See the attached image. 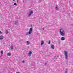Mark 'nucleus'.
I'll return each mask as SVG.
<instances>
[{"label":"nucleus","instance_id":"6","mask_svg":"<svg viewBox=\"0 0 73 73\" xmlns=\"http://www.w3.org/2000/svg\"><path fill=\"white\" fill-rule=\"evenodd\" d=\"M13 49V45H12L9 48L10 50H12Z\"/></svg>","mask_w":73,"mask_h":73},{"label":"nucleus","instance_id":"29","mask_svg":"<svg viewBox=\"0 0 73 73\" xmlns=\"http://www.w3.org/2000/svg\"><path fill=\"white\" fill-rule=\"evenodd\" d=\"M16 49V48H15Z\"/></svg>","mask_w":73,"mask_h":73},{"label":"nucleus","instance_id":"26","mask_svg":"<svg viewBox=\"0 0 73 73\" xmlns=\"http://www.w3.org/2000/svg\"><path fill=\"white\" fill-rule=\"evenodd\" d=\"M16 73H20L19 72H17Z\"/></svg>","mask_w":73,"mask_h":73},{"label":"nucleus","instance_id":"10","mask_svg":"<svg viewBox=\"0 0 73 73\" xmlns=\"http://www.w3.org/2000/svg\"><path fill=\"white\" fill-rule=\"evenodd\" d=\"M4 38V37H3V36H0V40H2Z\"/></svg>","mask_w":73,"mask_h":73},{"label":"nucleus","instance_id":"3","mask_svg":"<svg viewBox=\"0 0 73 73\" xmlns=\"http://www.w3.org/2000/svg\"><path fill=\"white\" fill-rule=\"evenodd\" d=\"M64 54L66 60H68V52L66 50L64 51Z\"/></svg>","mask_w":73,"mask_h":73},{"label":"nucleus","instance_id":"30","mask_svg":"<svg viewBox=\"0 0 73 73\" xmlns=\"http://www.w3.org/2000/svg\"><path fill=\"white\" fill-rule=\"evenodd\" d=\"M16 49V48H15Z\"/></svg>","mask_w":73,"mask_h":73},{"label":"nucleus","instance_id":"13","mask_svg":"<svg viewBox=\"0 0 73 73\" xmlns=\"http://www.w3.org/2000/svg\"><path fill=\"white\" fill-rule=\"evenodd\" d=\"M55 9L56 10H58V7H57V5L56 6Z\"/></svg>","mask_w":73,"mask_h":73},{"label":"nucleus","instance_id":"8","mask_svg":"<svg viewBox=\"0 0 73 73\" xmlns=\"http://www.w3.org/2000/svg\"><path fill=\"white\" fill-rule=\"evenodd\" d=\"M41 45H42L44 44L45 43V42L44 41H43V40L41 41Z\"/></svg>","mask_w":73,"mask_h":73},{"label":"nucleus","instance_id":"17","mask_svg":"<svg viewBox=\"0 0 73 73\" xmlns=\"http://www.w3.org/2000/svg\"><path fill=\"white\" fill-rule=\"evenodd\" d=\"M1 54H3V51H1Z\"/></svg>","mask_w":73,"mask_h":73},{"label":"nucleus","instance_id":"20","mask_svg":"<svg viewBox=\"0 0 73 73\" xmlns=\"http://www.w3.org/2000/svg\"><path fill=\"white\" fill-rule=\"evenodd\" d=\"M17 22L16 21H15V25H17Z\"/></svg>","mask_w":73,"mask_h":73},{"label":"nucleus","instance_id":"25","mask_svg":"<svg viewBox=\"0 0 73 73\" xmlns=\"http://www.w3.org/2000/svg\"><path fill=\"white\" fill-rule=\"evenodd\" d=\"M43 31H44V28H43Z\"/></svg>","mask_w":73,"mask_h":73},{"label":"nucleus","instance_id":"9","mask_svg":"<svg viewBox=\"0 0 73 73\" xmlns=\"http://www.w3.org/2000/svg\"><path fill=\"white\" fill-rule=\"evenodd\" d=\"M51 48L52 49H54V45H51Z\"/></svg>","mask_w":73,"mask_h":73},{"label":"nucleus","instance_id":"15","mask_svg":"<svg viewBox=\"0 0 73 73\" xmlns=\"http://www.w3.org/2000/svg\"><path fill=\"white\" fill-rule=\"evenodd\" d=\"M6 34H8V31L7 30H6L5 31V32Z\"/></svg>","mask_w":73,"mask_h":73},{"label":"nucleus","instance_id":"27","mask_svg":"<svg viewBox=\"0 0 73 73\" xmlns=\"http://www.w3.org/2000/svg\"><path fill=\"white\" fill-rule=\"evenodd\" d=\"M13 1H15V0H13Z\"/></svg>","mask_w":73,"mask_h":73},{"label":"nucleus","instance_id":"1","mask_svg":"<svg viewBox=\"0 0 73 73\" xmlns=\"http://www.w3.org/2000/svg\"><path fill=\"white\" fill-rule=\"evenodd\" d=\"M59 33L60 35L61 36H64L65 34V31L62 29H60Z\"/></svg>","mask_w":73,"mask_h":73},{"label":"nucleus","instance_id":"28","mask_svg":"<svg viewBox=\"0 0 73 73\" xmlns=\"http://www.w3.org/2000/svg\"><path fill=\"white\" fill-rule=\"evenodd\" d=\"M2 56H0V58H1V57Z\"/></svg>","mask_w":73,"mask_h":73},{"label":"nucleus","instance_id":"21","mask_svg":"<svg viewBox=\"0 0 73 73\" xmlns=\"http://www.w3.org/2000/svg\"><path fill=\"white\" fill-rule=\"evenodd\" d=\"M42 1V0H40L39 1V3H41Z\"/></svg>","mask_w":73,"mask_h":73},{"label":"nucleus","instance_id":"12","mask_svg":"<svg viewBox=\"0 0 73 73\" xmlns=\"http://www.w3.org/2000/svg\"><path fill=\"white\" fill-rule=\"evenodd\" d=\"M68 69H66L64 73H68Z\"/></svg>","mask_w":73,"mask_h":73},{"label":"nucleus","instance_id":"22","mask_svg":"<svg viewBox=\"0 0 73 73\" xmlns=\"http://www.w3.org/2000/svg\"><path fill=\"white\" fill-rule=\"evenodd\" d=\"M0 34L1 35L2 34V32L1 31H0Z\"/></svg>","mask_w":73,"mask_h":73},{"label":"nucleus","instance_id":"4","mask_svg":"<svg viewBox=\"0 0 73 73\" xmlns=\"http://www.w3.org/2000/svg\"><path fill=\"white\" fill-rule=\"evenodd\" d=\"M33 11H31L29 13V14L28 15V17H30L32 15H33Z\"/></svg>","mask_w":73,"mask_h":73},{"label":"nucleus","instance_id":"18","mask_svg":"<svg viewBox=\"0 0 73 73\" xmlns=\"http://www.w3.org/2000/svg\"><path fill=\"white\" fill-rule=\"evenodd\" d=\"M14 5H17V4H16V3H15L14 4Z\"/></svg>","mask_w":73,"mask_h":73},{"label":"nucleus","instance_id":"7","mask_svg":"<svg viewBox=\"0 0 73 73\" xmlns=\"http://www.w3.org/2000/svg\"><path fill=\"white\" fill-rule=\"evenodd\" d=\"M65 40V38L64 37H62L61 38V40L62 41H64Z\"/></svg>","mask_w":73,"mask_h":73},{"label":"nucleus","instance_id":"5","mask_svg":"<svg viewBox=\"0 0 73 73\" xmlns=\"http://www.w3.org/2000/svg\"><path fill=\"white\" fill-rule=\"evenodd\" d=\"M32 54V52L31 51L29 52V53L28 54V56L29 57L31 56Z\"/></svg>","mask_w":73,"mask_h":73},{"label":"nucleus","instance_id":"24","mask_svg":"<svg viewBox=\"0 0 73 73\" xmlns=\"http://www.w3.org/2000/svg\"><path fill=\"white\" fill-rule=\"evenodd\" d=\"M45 65H47V63H45Z\"/></svg>","mask_w":73,"mask_h":73},{"label":"nucleus","instance_id":"19","mask_svg":"<svg viewBox=\"0 0 73 73\" xmlns=\"http://www.w3.org/2000/svg\"><path fill=\"white\" fill-rule=\"evenodd\" d=\"M48 44H50V41H49V42L48 43Z\"/></svg>","mask_w":73,"mask_h":73},{"label":"nucleus","instance_id":"23","mask_svg":"<svg viewBox=\"0 0 73 73\" xmlns=\"http://www.w3.org/2000/svg\"><path fill=\"white\" fill-rule=\"evenodd\" d=\"M17 3H19V1L18 0H17Z\"/></svg>","mask_w":73,"mask_h":73},{"label":"nucleus","instance_id":"16","mask_svg":"<svg viewBox=\"0 0 73 73\" xmlns=\"http://www.w3.org/2000/svg\"><path fill=\"white\" fill-rule=\"evenodd\" d=\"M22 63H25V60H23L22 61Z\"/></svg>","mask_w":73,"mask_h":73},{"label":"nucleus","instance_id":"11","mask_svg":"<svg viewBox=\"0 0 73 73\" xmlns=\"http://www.w3.org/2000/svg\"><path fill=\"white\" fill-rule=\"evenodd\" d=\"M11 55V54L10 52H9L7 53V56H10Z\"/></svg>","mask_w":73,"mask_h":73},{"label":"nucleus","instance_id":"2","mask_svg":"<svg viewBox=\"0 0 73 73\" xmlns=\"http://www.w3.org/2000/svg\"><path fill=\"white\" fill-rule=\"evenodd\" d=\"M33 31V29L32 28H30V29L29 32L26 33V35L27 36H29L30 35H31Z\"/></svg>","mask_w":73,"mask_h":73},{"label":"nucleus","instance_id":"14","mask_svg":"<svg viewBox=\"0 0 73 73\" xmlns=\"http://www.w3.org/2000/svg\"><path fill=\"white\" fill-rule=\"evenodd\" d=\"M30 44V43H29V41H27V45H29Z\"/></svg>","mask_w":73,"mask_h":73}]
</instances>
